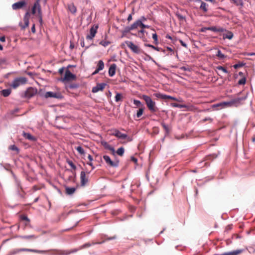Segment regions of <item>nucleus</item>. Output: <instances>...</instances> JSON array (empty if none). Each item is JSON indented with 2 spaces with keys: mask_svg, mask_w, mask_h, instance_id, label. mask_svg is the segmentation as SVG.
<instances>
[{
  "mask_svg": "<svg viewBox=\"0 0 255 255\" xmlns=\"http://www.w3.org/2000/svg\"><path fill=\"white\" fill-rule=\"evenodd\" d=\"M125 149L123 147H120L116 151L117 153L121 156H122L123 155Z\"/></svg>",
  "mask_w": 255,
  "mask_h": 255,
  "instance_id": "nucleus-35",
  "label": "nucleus"
},
{
  "mask_svg": "<svg viewBox=\"0 0 255 255\" xmlns=\"http://www.w3.org/2000/svg\"><path fill=\"white\" fill-rule=\"evenodd\" d=\"M161 126L164 128V129L165 130L166 133L167 134L169 132V129L168 127V126L164 123H161Z\"/></svg>",
  "mask_w": 255,
  "mask_h": 255,
  "instance_id": "nucleus-40",
  "label": "nucleus"
},
{
  "mask_svg": "<svg viewBox=\"0 0 255 255\" xmlns=\"http://www.w3.org/2000/svg\"><path fill=\"white\" fill-rule=\"evenodd\" d=\"M246 78H242L241 79H240L239 81L238 84L239 85H244L246 83Z\"/></svg>",
  "mask_w": 255,
  "mask_h": 255,
  "instance_id": "nucleus-47",
  "label": "nucleus"
},
{
  "mask_svg": "<svg viewBox=\"0 0 255 255\" xmlns=\"http://www.w3.org/2000/svg\"><path fill=\"white\" fill-rule=\"evenodd\" d=\"M76 191V188L74 187H66V193L67 195H72Z\"/></svg>",
  "mask_w": 255,
  "mask_h": 255,
  "instance_id": "nucleus-32",
  "label": "nucleus"
},
{
  "mask_svg": "<svg viewBox=\"0 0 255 255\" xmlns=\"http://www.w3.org/2000/svg\"><path fill=\"white\" fill-rule=\"evenodd\" d=\"M103 158L106 163L111 167H117L118 165V162H114L111 160L110 157L108 155L103 156Z\"/></svg>",
  "mask_w": 255,
  "mask_h": 255,
  "instance_id": "nucleus-13",
  "label": "nucleus"
},
{
  "mask_svg": "<svg viewBox=\"0 0 255 255\" xmlns=\"http://www.w3.org/2000/svg\"><path fill=\"white\" fill-rule=\"evenodd\" d=\"M36 10H37L38 12L37 16L38 17L39 22L41 24L42 22V15L39 0H36L34 2L31 9L32 14H35Z\"/></svg>",
  "mask_w": 255,
  "mask_h": 255,
  "instance_id": "nucleus-3",
  "label": "nucleus"
},
{
  "mask_svg": "<svg viewBox=\"0 0 255 255\" xmlns=\"http://www.w3.org/2000/svg\"><path fill=\"white\" fill-rule=\"evenodd\" d=\"M125 43L133 52L136 54H139L142 52V50L139 48V47L135 45L132 42L126 41Z\"/></svg>",
  "mask_w": 255,
  "mask_h": 255,
  "instance_id": "nucleus-8",
  "label": "nucleus"
},
{
  "mask_svg": "<svg viewBox=\"0 0 255 255\" xmlns=\"http://www.w3.org/2000/svg\"><path fill=\"white\" fill-rule=\"evenodd\" d=\"M21 252H31L38 254H44L47 252V251L26 248L15 249L10 253V255H15Z\"/></svg>",
  "mask_w": 255,
  "mask_h": 255,
  "instance_id": "nucleus-5",
  "label": "nucleus"
},
{
  "mask_svg": "<svg viewBox=\"0 0 255 255\" xmlns=\"http://www.w3.org/2000/svg\"><path fill=\"white\" fill-rule=\"evenodd\" d=\"M91 246H92V244H91L89 243H86V244H84L83 245L80 246L79 249H77L78 250V251H79L80 250H82L85 248H89V247H91Z\"/></svg>",
  "mask_w": 255,
  "mask_h": 255,
  "instance_id": "nucleus-38",
  "label": "nucleus"
},
{
  "mask_svg": "<svg viewBox=\"0 0 255 255\" xmlns=\"http://www.w3.org/2000/svg\"><path fill=\"white\" fill-rule=\"evenodd\" d=\"M75 79L76 76L75 75L73 74L68 69L66 70L63 81H70Z\"/></svg>",
  "mask_w": 255,
  "mask_h": 255,
  "instance_id": "nucleus-11",
  "label": "nucleus"
},
{
  "mask_svg": "<svg viewBox=\"0 0 255 255\" xmlns=\"http://www.w3.org/2000/svg\"><path fill=\"white\" fill-rule=\"evenodd\" d=\"M109 150L111 151L112 154H113V155L115 154V150L113 147H112L111 148H110Z\"/></svg>",
  "mask_w": 255,
  "mask_h": 255,
  "instance_id": "nucleus-56",
  "label": "nucleus"
},
{
  "mask_svg": "<svg viewBox=\"0 0 255 255\" xmlns=\"http://www.w3.org/2000/svg\"><path fill=\"white\" fill-rule=\"evenodd\" d=\"M104 145L105 147L108 150H110V148L112 147L110 145L108 144L107 142H105V143Z\"/></svg>",
  "mask_w": 255,
  "mask_h": 255,
  "instance_id": "nucleus-52",
  "label": "nucleus"
},
{
  "mask_svg": "<svg viewBox=\"0 0 255 255\" xmlns=\"http://www.w3.org/2000/svg\"><path fill=\"white\" fill-rule=\"evenodd\" d=\"M37 93V89L33 87L28 88L25 92V97L30 98L33 97Z\"/></svg>",
  "mask_w": 255,
  "mask_h": 255,
  "instance_id": "nucleus-9",
  "label": "nucleus"
},
{
  "mask_svg": "<svg viewBox=\"0 0 255 255\" xmlns=\"http://www.w3.org/2000/svg\"><path fill=\"white\" fill-rule=\"evenodd\" d=\"M196 2L200 4V9L204 12H207L208 10V4L201 0H196Z\"/></svg>",
  "mask_w": 255,
  "mask_h": 255,
  "instance_id": "nucleus-16",
  "label": "nucleus"
},
{
  "mask_svg": "<svg viewBox=\"0 0 255 255\" xmlns=\"http://www.w3.org/2000/svg\"><path fill=\"white\" fill-rule=\"evenodd\" d=\"M139 27H141L142 29L145 28H148L149 26L148 25H144L142 22V20H141V24H140Z\"/></svg>",
  "mask_w": 255,
  "mask_h": 255,
  "instance_id": "nucleus-51",
  "label": "nucleus"
},
{
  "mask_svg": "<svg viewBox=\"0 0 255 255\" xmlns=\"http://www.w3.org/2000/svg\"><path fill=\"white\" fill-rule=\"evenodd\" d=\"M142 99L144 100L148 110L152 113L157 112L158 110V108L156 106V103L148 96L143 95L142 96Z\"/></svg>",
  "mask_w": 255,
  "mask_h": 255,
  "instance_id": "nucleus-1",
  "label": "nucleus"
},
{
  "mask_svg": "<svg viewBox=\"0 0 255 255\" xmlns=\"http://www.w3.org/2000/svg\"><path fill=\"white\" fill-rule=\"evenodd\" d=\"M117 65L116 64H112L109 69V75L110 76H113L116 73Z\"/></svg>",
  "mask_w": 255,
  "mask_h": 255,
  "instance_id": "nucleus-25",
  "label": "nucleus"
},
{
  "mask_svg": "<svg viewBox=\"0 0 255 255\" xmlns=\"http://www.w3.org/2000/svg\"><path fill=\"white\" fill-rule=\"evenodd\" d=\"M170 99L172 100H173V101H175L179 102H181L182 101L181 99H177V98H175L174 97H172L171 96H170Z\"/></svg>",
  "mask_w": 255,
  "mask_h": 255,
  "instance_id": "nucleus-50",
  "label": "nucleus"
},
{
  "mask_svg": "<svg viewBox=\"0 0 255 255\" xmlns=\"http://www.w3.org/2000/svg\"><path fill=\"white\" fill-rule=\"evenodd\" d=\"M35 24H33L32 27H31V31L32 33H34L35 32Z\"/></svg>",
  "mask_w": 255,
  "mask_h": 255,
  "instance_id": "nucleus-59",
  "label": "nucleus"
},
{
  "mask_svg": "<svg viewBox=\"0 0 255 255\" xmlns=\"http://www.w3.org/2000/svg\"><path fill=\"white\" fill-rule=\"evenodd\" d=\"M26 5V2L24 0L18 1L12 5V8L14 10H17L22 8Z\"/></svg>",
  "mask_w": 255,
  "mask_h": 255,
  "instance_id": "nucleus-14",
  "label": "nucleus"
},
{
  "mask_svg": "<svg viewBox=\"0 0 255 255\" xmlns=\"http://www.w3.org/2000/svg\"><path fill=\"white\" fill-rule=\"evenodd\" d=\"M27 82V79L23 77H20L15 78L10 85V86L13 88L16 89L20 85L25 84Z\"/></svg>",
  "mask_w": 255,
  "mask_h": 255,
  "instance_id": "nucleus-6",
  "label": "nucleus"
},
{
  "mask_svg": "<svg viewBox=\"0 0 255 255\" xmlns=\"http://www.w3.org/2000/svg\"><path fill=\"white\" fill-rule=\"evenodd\" d=\"M113 135L121 139H126L128 137L127 134L123 133L119 130L117 129L115 130L114 132L113 133Z\"/></svg>",
  "mask_w": 255,
  "mask_h": 255,
  "instance_id": "nucleus-21",
  "label": "nucleus"
},
{
  "mask_svg": "<svg viewBox=\"0 0 255 255\" xmlns=\"http://www.w3.org/2000/svg\"><path fill=\"white\" fill-rule=\"evenodd\" d=\"M154 95L157 98L163 99L164 94L160 93H155Z\"/></svg>",
  "mask_w": 255,
  "mask_h": 255,
  "instance_id": "nucleus-43",
  "label": "nucleus"
},
{
  "mask_svg": "<svg viewBox=\"0 0 255 255\" xmlns=\"http://www.w3.org/2000/svg\"><path fill=\"white\" fill-rule=\"evenodd\" d=\"M104 241H103L102 242H92V243H90L91 244H92V245H96V244H101L103 243H104Z\"/></svg>",
  "mask_w": 255,
  "mask_h": 255,
  "instance_id": "nucleus-60",
  "label": "nucleus"
},
{
  "mask_svg": "<svg viewBox=\"0 0 255 255\" xmlns=\"http://www.w3.org/2000/svg\"><path fill=\"white\" fill-rule=\"evenodd\" d=\"M68 163L71 166V167L72 169H76V166L74 165V164L73 163L72 161H68Z\"/></svg>",
  "mask_w": 255,
  "mask_h": 255,
  "instance_id": "nucleus-48",
  "label": "nucleus"
},
{
  "mask_svg": "<svg viewBox=\"0 0 255 255\" xmlns=\"http://www.w3.org/2000/svg\"><path fill=\"white\" fill-rule=\"evenodd\" d=\"M230 2L235 4L237 6L243 7L244 5V2L243 0H230Z\"/></svg>",
  "mask_w": 255,
  "mask_h": 255,
  "instance_id": "nucleus-27",
  "label": "nucleus"
},
{
  "mask_svg": "<svg viewBox=\"0 0 255 255\" xmlns=\"http://www.w3.org/2000/svg\"><path fill=\"white\" fill-rule=\"evenodd\" d=\"M0 41L1 42H4L5 41V38L4 36L0 37Z\"/></svg>",
  "mask_w": 255,
  "mask_h": 255,
  "instance_id": "nucleus-62",
  "label": "nucleus"
},
{
  "mask_svg": "<svg viewBox=\"0 0 255 255\" xmlns=\"http://www.w3.org/2000/svg\"><path fill=\"white\" fill-rule=\"evenodd\" d=\"M18 238L22 240H35L37 238V236L35 235H24V236H19Z\"/></svg>",
  "mask_w": 255,
  "mask_h": 255,
  "instance_id": "nucleus-24",
  "label": "nucleus"
},
{
  "mask_svg": "<svg viewBox=\"0 0 255 255\" xmlns=\"http://www.w3.org/2000/svg\"><path fill=\"white\" fill-rule=\"evenodd\" d=\"M132 14H129L127 18L128 22H129L130 21H131L132 20Z\"/></svg>",
  "mask_w": 255,
  "mask_h": 255,
  "instance_id": "nucleus-55",
  "label": "nucleus"
},
{
  "mask_svg": "<svg viewBox=\"0 0 255 255\" xmlns=\"http://www.w3.org/2000/svg\"><path fill=\"white\" fill-rule=\"evenodd\" d=\"M69 87L71 89H74L78 87V85L77 84H72L70 85Z\"/></svg>",
  "mask_w": 255,
  "mask_h": 255,
  "instance_id": "nucleus-58",
  "label": "nucleus"
},
{
  "mask_svg": "<svg viewBox=\"0 0 255 255\" xmlns=\"http://www.w3.org/2000/svg\"><path fill=\"white\" fill-rule=\"evenodd\" d=\"M29 16H30V13L28 11H27L25 13V14L24 16V17H23V21L24 22V25L20 24V26H21V29H24L26 27L28 26Z\"/></svg>",
  "mask_w": 255,
  "mask_h": 255,
  "instance_id": "nucleus-15",
  "label": "nucleus"
},
{
  "mask_svg": "<svg viewBox=\"0 0 255 255\" xmlns=\"http://www.w3.org/2000/svg\"><path fill=\"white\" fill-rule=\"evenodd\" d=\"M98 26L97 25L92 26L90 30V34H88L86 36L87 40H92L95 37L96 33H97V30Z\"/></svg>",
  "mask_w": 255,
  "mask_h": 255,
  "instance_id": "nucleus-12",
  "label": "nucleus"
},
{
  "mask_svg": "<svg viewBox=\"0 0 255 255\" xmlns=\"http://www.w3.org/2000/svg\"><path fill=\"white\" fill-rule=\"evenodd\" d=\"M63 72H64V68H63L59 69V74H62L63 73Z\"/></svg>",
  "mask_w": 255,
  "mask_h": 255,
  "instance_id": "nucleus-63",
  "label": "nucleus"
},
{
  "mask_svg": "<svg viewBox=\"0 0 255 255\" xmlns=\"http://www.w3.org/2000/svg\"><path fill=\"white\" fill-rule=\"evenodd\" d=\"M242 66V64H235L233 66V67H234V68L235 69H237L239 67H240Z\"/></svg>",
  "mask_w": 255,
  "mask_h": 255,
  "instance_id": "nucleus-57",
  "label": "nucleus"
},
{
  "mask_svg": "<svg viewBox=\"0 0 255 255\" xmlns=\"http://www.w3.org/2000/svg\"><path fill=\"white\" fill-rule=\"evenodd\" d=\"M145 46H147V47H151L157 51H159V48L158 47H155L154 46H153L151 44H145Z\"/></svg>",
  "mask_w": 255,
  "mask_h": 255,
  "instance_id": "nucleus-46",
  "label": "nucleus"
},
{
  "mask_svg": "<svg viewBox=\"0 0 255 255\" xmlns=\"http://www.w3.org/2000/svg\"><path fill=\"white\" fill-rule=\"evenodd\" d=\"M216 56L219 58V59H224L225 57V56L224 54H223L222 53V52L221 51V50H218V51H217V53L216 54Z\"/></svg>",
  "mask_w": 255,
  "mask_h": 255,
  "instance_id": "nucleus-37",
  "label": "nucleus"
},
{
  "mask_svg": "<svg viewBox=\"0 0 255 255\" xmlns=\"http://www.w3.org/2000/svg\"><path fill=\"white\" fill-rule=\"evenodd\" d=\"M152 38L154 41V43L157 44L158 43V38L156 33H155L152 34Z\"/></svg>",
  "mask_w": 255,
  "mask_h": 255,
  "instance_id": "nucleus-45",
  "label": "nucleus"
},
{
  "mask_svg": "<svg viewBox=\"0 0 255 255\" xmlns=\"http://www.w3.org/2000/svg\"><path fill=\"white\" fill-rule=\"evenodd\" d=\"M81 184L82 186H85L88 182V177L86 176L84 171H82L80 174Z\"/></svg>",
  "mask_w": 255,
  "mask_h": 255,
  "instance_id": "nucleus-18",
  "label": "nucleus"
},
{
  "mask_svg": "<svg viewBox=\"0 0 255 255\" xmlns=\"http://www.w3.org/2000/svg\"><path fill=\"white\" fill-rule=\"evenodd\" d=\"M23 136L26 138L28 140H30L31 141H35L36 140V138L35 137L32 136L31 134L29 133H27L23 132Z\"/></svg>",
  "mask_w": 255,
  "mask_h": 255,
  "instance_id": "nucleus-30",
  "label": "nucleus"
},
{
  "mask_svg": "<svg viewBox=\"0 0 255 255\" xmlns=\"http://www.w3.org/2000/svg\"><path fill=\"white\" fill-rule=\"evenodd\" d=\"M20 220L22 221H24L27 222V224H25V226H29L30 225V219L28 218V217L25 215H22L20 216Z\"/></svg>",
  "mask_w": 255,
  "mask_h": 255,
  "instance_id": "nucleus-33",
  "label": "nucleus"
},
{
  "mask_svg": "<svg viewBox=\"0 0 255 255\" xmlns=\"http://www.w3.org/2000/svg\"><path fill=\"white\" fill-rule=\"evenodd\" d=\"M41 96H43L45 98H54L56 99H61L62 96L60 93L53 92H47L44 95H43L40 91L38 93Z\"/></svg>",
  "mask_w": 255,
  "mask_h": 255,
  "instance_id": "nucleus-7",
  "label": "nucleus"
},
{
  "mask_svg": "<svg viewBox=\"0 0 255 255\" xmlns=\"http://www.w3.org/2000/svg\"><path fill=\"white\" fill-rule=\"evenodd\" d=\"M225 31L226 32V33H224L223 34V38L224 39L227 38L230 40L232 39V38L233 37V33L230 31H228L226 30Z\"/></svg>",
  "mask_w": 255,
  "mask_h": 255,
  "instance_id": "nucleus-26",
  "label": "nucleus"
},
{
  "mask_svg": "<svg viewBox=\"0 0 255 255\" xmlns=\"http://www.w3.org/2000/svg\"><path fill=\"white\" fill-rule=\"evenodd\" d=\"M9 149H10L12 150H15V151H16L17 152L18 151V148L16 146H15L14 145H11L9 147Z\"/></svg>",
  "mask_w": 255,
  "mask_h": 255,
  "instance_id": "nucleus-49",
  "label": "nucleus"
},
{
  "mask_svg": "<svg viewBox=\"0 0 255 255\" xmlns=\"http://www.w3.org/2000/svg\"><path fill=\"white\" fill-rule=\"evenodd\" d=\"M11 92V90L10 89L2 90L1 91V94L4 97H8L10 94Z\"/></svg>",
  "mask_w": 255,
  "mask_h": 255,
  "instance_id": "nucleus-31",
  "label": "nucleus"
},
{
  "mask_svg": "<svg viewBox=\"0 0 255 255\" xmlns=\"http://www.w3.org/2000/svg\"><path fill=\"white\" fill-rule=\"evenodd\" d=\"M88 159L90 161H92L93 160V157L90 154L88 155Z\"/></svg>",
  "mask_w": 255,
  "mask_h": 255,
  "instance_id": "nucleus-64",
  "label": "nucleus"
},
{
  "mask_svg": "<svg viewBox=\"0 0 255 255\" xmlns=\"http://www.w3.org/2000/svg\"><path fill=\"white\" fill-rule=\"evenodd\" d=\"M106 86V84L105 83H99L95 87H94L92 88V92L93 93H97L100 91H103Z\"/></svg>",
  "mask_w": 255,
  "mask_h": 255,
  "instance_id": "nucleus-17",
  "label": "nucleus"
},
{
  "mask_svg": "<svg viewBox=\"0 0 255 255\" xmlns=\"http://www.w3.org/2000/svg\"><path fill=\"white\" fill-rule=\"evenodd\" d=\"M171 106L173 107H177L179 108H186L187 109L188 111H193L194 110V107L191 106H188L186 105H180L177 103H171Z\"/></svg>",
  "mask_w": 255,
  "mask_h": 255,
  "instance_id": "nucleus-19",
  "label": "nucleus"
},
{
  "mask_svg": "<svg viewBox=\"0 0 255 255\" xmlns=\"http://www.w3.org/2000/svg\"><path fill=\"white\" fill-rule=\"evenodd\" d=\"M207 29L208 30H211L214 32H224V31H226L225 29L220 26L208 27Z\"/></svg>",
  "mask_w": 255,
  "mask_h": 255,
  "instance_id": "nucleus-23",
  "label": "nucleus"
},
{
  "mask_svg": "<svg viewBox=\"0 0 255 255\" xmlns=\"http://www.w3.org/2000/svg\"><path fill=\"white\" fill-rule=\"evenodd\" d=\"M143 109L142 108L139 109L136 114L137 118H140L141 116L143 114Z\"/></svg>",
  "mask_w": 255,
  "mask_h": 255,
  "instance_id": "nucleus-41",
  "label": "nucleus"
},
{
  "mask_svg": "<svg viewBox=\"0 0 255 255\" xmlns=\"http://www.w3.org/2000/svg\"><path fill=\"white\" fill-rule=\"evenodd\" d=\"M51 255H69L71 254L76 253L78 251L77 249L72 250H58L53 249L50 251Z\"/></svg>",
  "mask_w": 255,
  "mask_h": 255,
  "instance_id": "nucleus-4",
  "label": "nucleus"
},
{
  "mask_svg": "<svg viewBox=\"0 0 255 255\" xmlns=\"http://www.w3.org/2000/svg\"><path fill=\"white\" fill-rule=\"evenodd\" d=\"M170 96L166 95L164 94V97H163V99L164 100L170 99Z\"/></svg>",
  "mask_w": 255,
  "mask_h": 255,
  "instance_id": "nucleus-61",
  "label": "nucleus"
},
{
  "mask_svg": "<svg viewBox=\"0 0 255 255\" xmlns=\"http://www.w3.org/2000/svg\"><path fill=\"white\" fill-rule=\"evenodd\" d=\"M133 104L138 107H140L142 106L141 103L139 100L135 99L133 100Z\"/></svg>",
  "mask_w": 255,
  "mask_h": 255,
  "instance_id": "nucleus-42",
  "label": "nucleus"
},
{
  "mask_svg": "<svg viewBox=\"0 0 255 255\" xmlns=\"http://www.w3.org/2000/svg\"><path fill=\"white\" fill-rule=\"evenodd\" d=\"M141 24V20H137L132 24L130 26H127L125 28V31L126 32H128L131 30L136 29L139 27Z\"/></svg>",
  "mask_w": 255,
  "mask_h": 255,
  "instance_id": "nucleus-10",
  "label": "nucleus"
},
{
  "mask_svg": "<svg viewBox=\"0 0 255 255\" xmlns=\"http://www.w3.org/2000/svg\"><path fill=\"white\" fill-rule=\"evenodd\" d=\"M243 250L239 249V250L233 251L232 252H226V253H224L219 254V255H239L242 254L243 253Z\"/></svg>",
  "mask_w": 255,
  "mask_h": 255,
  "instance_id": "nucleus-22",
  "label": "nucleus"
},
{
  "mask_svg": "<svg viewBox=\"0 0 255 255\" xmlns=\"http://www.w3.org/2000/svg\"><path fill=\"white\" fill-rule=\"evenodd\" d=\"M180 43H181V45L184 46V47H187V44L184 42L182 40H180Z\"/></svg>",
  "mask_w": 255,
  "mask_h": 255,
  "instance_id": "nucleus-54",
  "label": "nucleus"
},
{
  "mask_svg": "<svg viewBox=\"0 0 255 255\" xmlns=\"http://www.w3.org/2000/svg\"><path fill=\"white\" fill-rule=\"evenodd\" d=\"M110 42L104 40H102L100 42V44L104 46V47L107 46L110 44Z\"/></svg>",
  "mask_w": 255,
  "mask_h": 255,
  "instance_id": "nucleus-44",
  "label": "nucleus"
},
{
  "mask_svg": "<svg viewBox=\"0 0 255 255\" xmlns=\"http://www.w3.org/2000/svg\"><path fill=\"white\" fill-rule=\"evenodd\" d=\"M123 98V96L122 94L119 93H116L115 96V101L116 102L122 101Z\"/></svg>",
  "mask_w": 255,
  "mask_h": 255,
  "instance_id": "nucleus-34",
  "label": "nucleus"
},
{
  "mask_svg": "<svg viewBox=\"0 0 255 255\" xmlns=\"http://www.w3.org/2000/svg\"><path fill=\"white\" fill-rule=\"evenodd\" d=\"M177 16L180 20H183L185 19V17L180 14H177Z\"/></svg>",
  "mask_w": 255,
  "mask_h": 255,
  "instance_id": "nucleus-53",
  "label": "nucleus"
},
{
  "mask_svg": "<svg viewBox=\"0 0 255 255\" xmlns=\"http://www.w3.org/2000/svg\"><path fill=\"white\" fill-rule=\"evenodd\" d=\"M216 69L217 70H221L222 71H223V72L225 73H228V71H227V70L223 66H218L217 67H216Z\"/></svg>",
  "mask_w": 255,
  "mask_h": 255,
  "instance_id": "nucleus-39",
  "label": "nucleus"
},
{
  "mask_svg": "<svg viewBox=\"0 0 255 255\" xmlns=\"http://www.w3.org/2000/svg\"><path fill=\"white\" fill-rule=\"evenodd\" d=\"M104 68V63L101 60L98 61L96 70L93 73L92 75L97 74L100 71L102 70Z\"/></svg>",
  "mask_w": 255,
  "mask_h": 255,
  "instance_id": "nucleus-20",
  "label": "nucleus"
},
{
  "mask_svg": "<svg viewBox=\"0 0 255 255\" xmlns=\"http://www.w3.org/2000/svg\"><path fill=\"white\" fill-rule=\"evenodd\" d=\"M68 9L72 14H75L77 11V8L73 3L68 5Z\"/></svg>",
  "mask_w": 255,
  "mask_h": 255,
  "instance_id": "nucleus-28",
  "label": "nucleus"
},
{
  "mask_svg": "<svg viewBox=\"0 0 255 255\" xmlns=\"http://www.w3.org/2000/svg\"><path fill=\"white\" fill-rule=\"evenodd\" d=\"M7 64L8 62L6 58H0V68H4Z\"/></svg>",
  "mask_w": 255,
  "mask_h": 255,
  "instance_id": "nucleus-29",
  "label": "nucleus"
},
{
  "mask_svg": "<svg viewBox=\"0 0 255 255\" xmlns=\"http://www.w3.org/2000/svg\"><path fill=\"white\" fill-rule=\"evenodd\" d=\"M243 100V98H238L235 99H234L232 100L230 102H222L220 103L217 104H214L212 106L213 108H218L217 110L225 108L227 106H231L232 104H236V103H240L241 101Z\"/></svg>",
  "mask_w": 255,
  "mask_h": 255,
  "instance_id": "nucleus-2",
  "label": "nucleus"
},
{
  "mask_svg": "<svg viewBox=\"0 0 255 255\" xmlns=\"http://www.w3.org/2000/svg\"><path fill=\"white\" fill-rule=\"evenodd\" d=\"M75 148L80 154L84 155L85 154V151L81 146H78L76 147Z\"/></svg>",
  "mask_w": 255,
  "mask_h": 255,
  "instance_id": "nucleus-36",
  "label": "nucleus"
}]
</instances>
